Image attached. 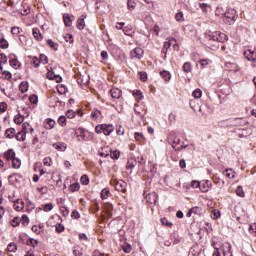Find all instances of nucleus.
Masks as SVG:
<instances>
[{
  "mask_svg": "<svg viewBox=\"0 0 256 256\" xmlns=\"http://www.w3.org/2000/svg\"><path fill=\"white\" fill-rule=\"evenodd\" d=\"M47 45H49L54 51H57L59 49V44L51 39L47 40Z\"/></svg>",
  "mask_w": 256,
  "mask_h": 256,
  "instance_id": "f704fd0d",
  "label": "nucleus"
},
{
  "mask_svg": "<svg viewBox=\"0 0 256 256\" xmlns=\"http://www.w3.org/2000/svg\"><path fill=\"white\" fill-rule=\"evenodd\" d=\"M203 96V91H201V89L197 88L192 92V97L194 99H201V97Z\"/></svg>",
  "mask_w": 256,
  "mask_h": 256,
  "instance_id": "c756f323",
  "label": "nucleus"
},
{
  "mask_svg": "<svg viewBox=\"0 0 256 256\" xmlns=\"http://www.w3.org/2000/svg\"><path fill=\"white\" fill-rule=\"evenodd\" d=\"M206 39H208L210 42H213V43H225L228 37L225 33L216 31V32H210L209 34H207Z\"/></svg>",
  "mask_w": 256,
  "mask_h": 256,
  "instance_id": "f03ea898",
  "label": "nucleus"
},
{
  "mask_svg": "<svg viewBox=\"0 0 256 256\" xmlns=\"http://www.w3.org/2000/svg\"><path fill=\"white\" fill-rule=\"evenodd\" d=\"M224 175L228 177V179H233V177H235V172H233V169H226Z\"/></svg>",
  "mask_w": 256,
  "mask_h": 256,
  "instance_id": "79ce46f5",
  "label": "nucleus"
},
{
  "mask_svg": "<svg viewBox=\"0 0 256 256\" xmlns=\"http://www.w3.org/2000/svg\"><path fill=\"white\" fill-rule=\"evenodd\" d=\"M225 67L228 69V71H234V73L239 71V66H237L236 63L226 62Z\"/></svg>",
  "mask_w": 256,
  "mask_h": 256,
  "instance_id": "2eb2a0df",
  "label": "nucleus"
},
{
  "mask_svg": "<svg viewBox=\"0 0 256 256\" xmlns=\"http://www.w3.org/2000/svg\"><path fill=\"white\" fill-rule=\"evenodd\" d=\"M104 209H105L108 217L113 216V204H111V203L104 204Z\"/></svg>",
  "mask_w": 256,
  "mask_h": 256,
  "instance_id": "a211bd4d",
  "label": "nucleus"
},
{
  "mask_svg": "<svg viewBox=\"0 0 256 256\" xmlns=\"http://www.w3.org/2000/svg\"><path fill=\"white\" fill-rule=\"evenodd\" d=\"M3 65H7V55L4 53L0 54V71H3Z\"/></svg>",
  "mask_w": 256,
  "mask_h": 256,
  "instance_id": "393cba45",
  "label": "nucleus"
},
{
  "mask_svg": "<svg viewBox=\"0 0 256 256\" xmlns=\"http://www.w3.org/2000/svg\"><path fill=\"white\" fill-rule=\"evenodd\" d=\"M73 255L83 256V250L81 249V247H75L73 250Z\"/></svg>",
  "mask_w": 256,
  "mask_h": 256,
  "instance_id": "5fc2aeb1",
  "label": "nucleus"
},
{
  "mask_svg": "<svg viewBox=\"0 0 256 256\" xmlns=\"http://www.w3.org/2000/svg\"><path fill=\"white\" fill-rule=\"evenodd\" d=\"M225 13H227V10H225L223 6H218L215 10L216 17H219L220 19H223Z\"/></svg>",
  "mask_w": 256,
  "mask_h": 256,
  "instance_id": "4468645a",
  "label": "nucleus"
},
{
  "mask_svg": "<svg viewBox=\"0 0 256 256\" xmlns=\"http://www.w3.org/2000/svg\"><path fill=\"white\" fill-rule=\"evenodd\" d=\"M0 48L1 49H9V41H7L5 38H0Z\"/></svg>",
  "mask_w": 256,
  "mask_h": 256,
  "instance_id": "e433bc0d",
  "label": "nucleus"
},
{
  "mask_svg": "<svg viewBox=\"0 0 256 256\" xmlns=\"http://www.w3.org/2000/svg\"><path fill=\"white\" fill-rule=\"evenodd\" d=\"M112 99H121V95H123V92L119 88H112L110 90Z\"/></svg>",
  "mask_w": 256,
  "mask_h": 256,
  "instance_id": "6e6552de",
  "label": "nucleus"
},
{
  "mask_svg": "<svg viewBox=\"0 0 256 256\" xmlns=\"http://www.w3.org/2000/svg\"><path fill=\"white\" fill-rule=\"evenodd\" d=\"M171 45H173V42H171V38L164 42L162 53H164V59H167V52L171 49Z\"/></svg>",
  "mask_w": 256,
  "mask_h": 256,
  "instance_id": "1a4fd4ad",
  "label": "nucleus"
},
{
  "mask_svg": "<svg viewBox=\"0 0 256 256\" xmlns=\"http://www.w3.org/2000/svg\"><path fill=\"white\" fill-rule=\"evenodd\" d=\"M42 209L46 213L49 212V211H53V204L52 203L44 204V205H42Z\"/></svg>",
  "mask_w": 256,
  "mask_h": 256,
  "instance_id": "a18cd8bd",
  "label": "nucleus"
},
{
  "mask_svg": "<svg viewBox=\"0 0 256 256\" xmlns=\"http://www.w3.org/2000/svg\"><path fill=\"white\" fill-rule=\"evenodd\" d=\"M160 75L164 79V81H171V73H169V71L163 70L162 72H160Z\"/></svg>",
  "mask_w": 256,
  "mask_h": 256,
  "instance_id": "cd10ccee",
  "label": "nucleus"
},
{
  "mask_svg": "<svg viewBox=\"0 0 256 256\" xmlns=\"http://www.w3.org/2000/svg\"><path fill=\"white\" fill-rule=\"evenodd\" d=\"M12 167L13 169H19L21 167V159L14 157L12 159Z\"/></svg>",
  "mask_w": 256,
  "mask_h": 256,
  "instance_id": "2f4dec72",
  "label": "nucleus"
},
{
  "mask_svg": "<svg viewBox=\"0 0 256 256\" xmlns=\"http://www.w3.org/2000/svg\"><path fill=\"white\" fill-rule=\"evenodd\" d=\"M81 189V185L79 182H75L69 186V191L72 193H75L76 191H79Z\"/></svg>",
  "mask_w": 256,
  "mask_h": 256,
  "instance_id": "bb28decb",
  "label": "nucleus"
},
{
  "mask_svg": "<svg viewBox=\"0 0 256 256\" xmlns=\"http://www.w3.org/2000/svg\"><path fill=\"white\" fill-rule=\"evenodd\" d=\"M109 195H111V192L109 191V188L102 189V191L100 193L101 199H107L109 197Z\"/></svg>",
  "mask_w": 256,
  "mask_h": 256,
  "instance_id": "c9c22d12",
  "label": "nucleus"
},
{
  "mask_svg": "<svg viewBox=\"0 0 256 256\" xmlns=\"http://www.w3.org/2000/svg\"><path fill=\"white\" fill-rule=\"evenodd\" d=\"M80 183L82 185H89V176L87 175H82V177L80 178Z\"/></svg>",
  "mask_w": 256,
  "mask_h": 256,
  "instance_id": "09e8293b",
  "label": "nucleus"
},
{
  "mask_svg": "<svg viewBox=\"0 0 256 256\" xmlns=\"http://www.w3.org/2000/svg\"><path fill=\"white\" fill-rule=\"evenodd\" d=\"M137 164V162H133L131 160H128L127 165H126V169L127 171L130 170L129 174L131 175V173H133V169H135V165Z\"/></svg>",
  "mask_w": 256,
  "mask_h": 256,
  "instance_id": "7c9ffc66",
  "label": "nucleus"
},
{
  "mask_svg": "<svg viewBox=\"0 0 256 256\" xmlns=\"http://www.w3.org/2000/svg\"><path fill=\"white\" fill-rule=\"evenodd\" d=\"M55 120L48 118L46 119V124L50 127L49 129H53V127H55Z\"/></svg>",
  "mask_w": 256,
  "mask_h": 256,
  "instance_id": "680f3d73",
  "label": "nucleus"
},
{
  "mask_svg": "<svg viewBox=\"0 0 256 256\" xmlns=\"http://www.w3.org/2000/svg\"><path fill=\"white\" fill-rule=\"evenodd\" d=\"M13 207L15 211H23V209H25V202L21 199H18L16 202H14Z\"/></svg>",
  "mask_w": 256,
  "mask_h": 256,
  "instance_id": "ddd939ff",
  "label": "nucleus"
},
{
  "mask_svg": "<svg viewBox=\"0 0 256 256\" xmlns=\"http://www.w3.org/2000/svg\"><path fill=\"white\" fill-rule=\"evenodd\" d=\"M244 57L247 59V61H253L254 59H256L255 51H244Z\"/></svg>",
  "mask_w": 256,
  "mask_h": 256,
  "instance_id": "dca6fc26",
  "label": "nucleus"
},
{
  "mask_svg": "<svg viewBox=\"0 0 256 256\" xmlns=\"http://www.w3.org/2000/svg\"><path fill=\"white\" fill-rule=\"evenodd\" d=\"M160 221L162 225H164L165 227H173V223L169 222L167 218H162Z\"/></svg>",
  "mask_w": 256,
  "mask_h": 256,
  "instance_id": "4d7b16f0",
  "label": "nucleus"
},
{
  "mask_svg": "<svg viewBox=\"0 0 256 256\" xmlns=\"http://www.w3.org/2000/svg\"><path fill=\"white\" fill-rule=\"evenodd\" d=\"M77 29H79V31H83V29H85V17L81 16L77 20Z\"/></svg>",
  "mask_w": 256,
  "mask_h": 256,
  "instance_id": "aec40b11",
  "label": "nucleus"
},
{
  "mask_svg": "<svg viewBox=\"0 0 256 256\" xmlns=\"http://www.w3.org/2000/svg\"><path fill=\"white\" fill-rule=\"evenodd\" d=\"M19 223H21V218L15 217V218L12 220L11 225H12V227H17V226H19Z\"/></svg>",
  "mask_w": 256,
  "mask_h": 256,
  "instance_id": "0e129e2a",
  "label": "nucleus"
},
{
  "mask_svg": "<svg viewBox=\"0 0 256 256\" xmlns=\"http://www.w3.org/2000/svg\"><path fill=\"white\" fill-rule=\"evenodd\" d=\"M16 130L15 128H8L5 132V135L8 139H13L15 137Z\"/></svg>",
  "mask_w": 256,
  "mask_h": 256,
  "instance_id": "a878e982",
  "label": "nucleus"
},
{
  "mask_svg": "<svg viewBox=\"0 0 256 256\" xmlns=\"http://www.w3.org/2000/svg\"><path fill=\"white\" fill-rule=\"evenodd\" d=\"M236 195H238V197H245V192L243 191V186H238L236 188Z\"/></svg>",
  "mask_w": 256,
  "mask_h": 256,
  "instance_id": "8fccbe9b",
  "label": "nucleus"
},
{
  "mask_svg": "<svg viewBox=\"0 0 256 256\" xmlns=\"http://www.w3.org/2000/svg\"><path fill=\"white\" fill-rule=\"evenodd\" d=\"M75 115H77V112H75V110H68L66 112V117L68 119H73V117H75Z\"/></svg>",
  "mask_w": 256,
  "mask_h": 256,
  "instance_id": "13d9d810",
  "label": "nucleus"
},
{
  "mask_svg": "<svg viewBox=\"0 0 256 256\" xmlns=\"http://www.w3.org/2000/svg\"><path fill=\"white\" fill-rule=\"evenodd\" d=\"M63 19L66 27H71V25H73V20H71V16L69 14H64Z\"/></svg>",
  "mask_w": 256,
  "mask_h": 256,
  "instance_id": "5701e85b",
  "label": "nucleus"
},
{
  "mask_svg": "<svg viewBox=\"0 0 256 256\" xmlns=\"http://www.w3.org/2000/svg\"><path fill=\"white\" fill-rule=\"evenodd\" d=\"M58 124L60 127H65L67 125V118L65 116H60L58 118Z\"/></svg>",
  "mask_w": 256,
  "mask_h": 256,
  "instance_id": "a19ab883",
  "label": "nucleus"
},
{
  "mask_svg": "<svg viewBox=\"0 0 256 256\" xmlns=\"http://www.w3.org/2000/svg\"><path fill=\"white\" fill-rule=\"evenodd\" d=\"M30 127H31V124H29V122H24L22 124V129H23L22 133H26V134L29 133Z\"/></svg>",
  "mask_w": 256,
  "mask_h": 256,
  "instance_id": "3c124183",
  "label": "nucleus"
},
{
  "mask_svg": "<svg viewBox=\"0 0 256 256\" xmlns=\"http://www.w3.org/2000/svg\"><path fill=\"white\" fill-rule=\"evenodd\" d=\"M100 115H101V110H94L91 112V117L93 119H99Z\"/></svg>",
  "mask_w": 256,
  "mask_h": 256,
  "instance_id": "052dcab7",
  "label": "nucleus"
},
{
  "mask_svg": "<svg viewBox=\"0 0 256 256\" xmlns=\"http://www.w3.org/2000/svg\"><path fill=\"white\" fill-rule=\"evenodd\" d=\"M7 250L9 251V253H15V251H17V245L11 242L10 244H8Z\"/></svg>",
  "mask_w": 256,
  "mask_h": 256,
  "instance_id": "c03bdc74",
  "label": "nucleus"
},
{
  "mask_svg": "<svg viewBox=\"0 0 256 256\" xmlns=\"http://www.w3.org/2000/svg\"><path fill=\"white\" fill-rule=\"evenodd\" d=\"M238 17L239 16L237 15V10L228 8L224 14V17L222 18V21L225 23V25H235Z\"/></svg>",
  "mask_w": 256,
  "mask_h": 256,
  "instance_id": "f257e3e1",
  "label": "nucleus"
},
{
  "mask_svg": "<svg viewBox=\"0 0 256 256\" xmlns=\"http://www.w3.org/2000/svg\"><path fill=\"white\" fill-rule=\"evenodd\" d=\"M19 41H20V45H22V47H25V45H27V37L23 34H21L19 36Z\"/></svg>",
  "mask_w": 256,
  "mask_h": 256,
  "instance_id": "864d4df0",
  "label": "nucleus"
},
{
  "mask_svg": "<svg viewBox=\"0 0 256 256\" xmlns=\"http://www.w3.org/2000/svg\"><path fill=\"white\" fill-rule=\"evenodd\" d=\"M143 49L136 47L130 52V59H143Z\"/></svg>",
  "mask_w": 256,
  "mask_h": 256,
  "instance_id": "423d86ee",
  "label": "nucleus"
},
{
  "mask_svg": "<svg viewBox=\"0 0 256 256\" xmlns=\"http://www.w3.org/2000/svg\"><path fill=\"white\" fill-rule=\"evenodd\" d=\"M134 139L138 141V143H143V141H145V135L141 132H136L134 133Z\"/></svg>",
  "mask_w": 256,
  "mask_h": 256,
  "instance_id": "b1692460",
  "label": "nucleus"
},
{
  "mask_svg": "<svg viewBox=\"0 0 256 256\" xmlns=\"http://www.w3.org/2000/svg\"><path fill=\"white\" fill-rule=\"evenodd\" d=\"M3 157L6 159V161H13L15 157V150L8 149L6 152H4Z\"/></svg>",
  "mask_w": 256,
  "mask_h": 256,
  "instance_id": "9d476101",
  "label": "nucleus"
},
{
  "mask_svg": "<svg viewBox=\"0 0 256 256\" xmlns=\"http://www.w3.org/2000/svg\"><path fill=\"white\" fill-rule=\"evenodd\" d=\"M19 91H21V93H27L29 91V83L21 82L19 85Z\"/></svg>",
  "mask_w": 256,
  "mask_h": 256,
  "instance_id": "4be33fe9",
  "label": "nucleus"
},
{
  "mask_svg": "<svg viewBox=\"0 0 256 256\" xmlns=\"http://www.w3.org/2000/svg\"><path fill=\"white\" fill-rule=\"evenodd\" d=\"M109 153H111V149L109 147H104L98 150V155L100 157H109Z\"/></svg>",
  "mask_w": 256,
  "mask_h": 256,
  "instance_id": "f3484780",
  "label": "nucleus"
},
{
  "mask_svg": "<svg viewBox=\"0 0 256 256\" xmlns=\"http://www.w3.org/2000/svg\"><path fill=\"white\" fill-rule=\"evenodd\" d=\"M26 245H29L30 247H37L39 245V240L30 238L29 240H27Z\"/></svg>",
  "mask_w": 256,
  "mask_h": 256,
  "instance_id": "58836bf2",
  "label": "nucleus"
},
{
  "mask_svg": "<svg viewBox=\"0 0 256 256\" xmlns=\"http://www.w3.org/2000/svg\"><path fill=\"white\" fill-rule=\"evenodd\" d=\"M200 191L202 193H207V191H209V187L207 185V180H203L202 182H200Z\"/></svg>",
  "mask_w": 256,
  "mask_h": 256,
  "instance_id": "473e14b6",
  "label": "nucleus"
},
{
  "mask_svg": "<svg viewBox=\"0 0 256 256\" xmlns=\"http://www.w3.org/2000/svg\"><path fill=\"white\" fill-rule=\"evenodd\" d=\"M13 57H15V54H11L9 56V58H10V61H9L10 66L13 67V69H17V67H21V64L19 63V60H17V58H13Z\"/></svg>",
  "mask_w": 256,
  "mask_h": 256,
  "instance_id": "f8f14e48",
  "label": "nucleus"
},
{
  "mask_svg": "<svg viewBox=\"0 0 256 256\" xmlns=\"http://www.w3.org/2000/svg\"><path fill=\"white\" fill-rule=\"evenodd\" d=\"M182 68H183L184 73H191L192 67H191V64L189 62H185L183 64Z\"/></svg>",
  "mask_w": 256,
  "mask_h": 256,
  "instance_id": "37998d69",
  "label": "nucleus"
},
{
  "mask_svg": "<svg viewBox=\"0 0 256 256\" xmlns=\"http://www.w3.org/2000/svg\"><path fill=\"white\" fill-rule=\"evenodd\" d=\"M110 157L111 159H119V157H121V152H119L118 150H115L110 153Z\"/></svg>",
  "mask_w": 256,
  "mask_h": 256,
  "instance_id": "6e6d98bb",
  "label": "nucleus"
},
{
  "mask_svg": "<svg viewBox=\"0 0 256 256\" xmlns=\"http://www.w3.org/2000/svg\"><path fill=\"white\" fill-rule=\"evenodd\" d=\"M23 121H25V117L21 116V114H18L14 117V123L16 125H21V123H23Z\"/></svg>",
  "mask_w": 256,
  "mask_h": 256,
  "instance_id": "4c0bfd02",
  "label": "nucleus"
},
{
  "mask_svg": "<svg viewBox=\"0 0 256 256\" xmlns=\"http://www.w3.org/2000/svg\"><path fill=\"white\" fill-rule=\"evenodd\" d=\"M113 125L111 124H104V135H111V133H113Z\"/></svg>",
  "mask_w": 256,
  "mask_h": 256,
  "instance_id": "72a5a7b5",
  "label": "nucleus"
},
{
  "mask_svg": "<svg viewBox=\"0 0 256 256\" xmlns=\"http://www.w3.org/2000/svg\"><path fill=\"white\" fill-rule=\"evenodd\" d=\"M1 71H2V75L4 76V79H7V81H9L13 77V74H11V72L7 70L3 71V69Z\"/></svg>",
  "mask_w": 256,
  "mask_h": 256,
  "instance_id": "603ef678",
  "label": "nucleus"
},
{
  "mask_svg": "<svg viewBox=\"0 0 256 256\" xmlns=\"http://www.w3.org/2000/svg\"><path fill=\"white\" fill-rule=\"evenodd\" d=\"M53 147L57 151H65L67 149V146L63 142L54 143Z\"/></svg>",
  "mask_w": 256,
  "mask_h": 256,
  "instance_id": "412c9836",
  "label": "nucleus"
},
{
  "mask_svg": "<svg viewBox=\"0 0 256 256\" xmlns=\"http://www.w3.org/2000/svg\"><path fill=\"white\" fill-rule=\"evenodd\" d=\"M26 209L28 213H31V211H33V209H35V204L31 201H29L26 205Z\"/></svg>",
  "mask_w": 256,
  "mask_h": 256,
  "instance_id": "bf43d9fd",
  "label": "nucleus"
},
{
  "mask_svg": "<svg viewBox=\"0 0 256 256\" xmlns=\"http://www.w3.org/2000/svg\"><path fill=\"white\" fill-rule=\"evenodd\" d=\"M64 40L66 41V43L72 44V43H73V35H71V34H66V35L64 36Z\"/></svg>",
  "mask_w": 256,
  "mask_h": 256,
  "instance_id": "69168bd1",
  "label": "nucleus"
},
{
  "mask_svg": "<svg viewBox=\"0 0 256 256\" xmlns=\"http://www.w3.org/2000/svg\"><path fill=\"white\" fill-rule=\"evenodd\" d=\"M116 29H118V30L122 29L123 33L125 35H127V29H132V27L131 26L125 27V22H118L117 25H116Z\"/></svg>",
  "mask_w": 256,
  "mask_h": 256,
  "instance_id": "6ab92c4d",
  "label": "nucleus"
},
{
  "mask_svg": "<svg viewBox=\"0 0 256 256\" xmlns=\"http://www.w3.org/2000/svg\"><path fill=\"white\" fill-rule=\"evenodd\" d=\"M134 97H137V99H143V92L141 90H134Z\"/></svg>",
  "mask_w": 256,
  "mask_h": 256,
  "instance_id": "338daca9",
  "label": "nucleus"
},
{
  "mask_svg": "<svg viewBox=\"0 0 256 256\" xmlns=\"http://www.w3.org/2000/svg\"><path fill=\"white\" fill-rule=\"evenodd\" d=\"M115 190L119 191L120 193H127V182L123 180H118L115 183Z\"/></svg>",
  "mask_w": 256,
  "mask_h": 256,
  "instance_id": "0eeeda50",
  "label": "nucleus"
},
{
  "mask_svg": "<svg viewBox=\"0 0 256 256\" xmlns=\"http://www.w3.org/2000/svg\"><path fill=\"white\" fill-rule=\"evenodd\" d=\"M57 91L60 95H65V93H67V87L62 84L57 87Z\"/></svg>",
  "mask_w": 256,
  "mask_h": 256,
  "instance_id": "49530a36",
  "label": "nucleus"
},
{
  "mask_svg": "<svg viewBox=\"0 0 256 256\" xmlns=\"http://www.w3.org/2000/svg\"><path fill=\"white\" fill-rule=\"evenodd\" d=\"M96 133L100 135L101 133H104V124L97 125L95 128Z\"/></svg>",
  "mask_w": 256,
  "mask_h": 256,
  "instance_id": "e2e57ef3",
  "label": "nucleus"
},
{
  "mask_svg": "<svg viewBox=\"0 0 256 256\" xmlns=\"http://www.w3.org/2000/svg\"><path fill=\"white\" fill-rule=\"evenodd\" d=\"M248 231L249 233H256V223L250 224Z\"/></svg>",
  "mask_w": 256,
  "mask_h": 256,
  "instance_id": "774afa93",
  "label": "nucleus"
},
{
  "mask_svg": "<svg viewBox=\"0 0 256 256\" xmlns=\"http://www.w3.org/2000/svg\"><path fill=\"white\" fill-rule=\"evenodd\" d=\"M20 223H22L24 227H27V225H29V216L25 214L22 215V217L20 218Z\"/></svg>",
  "mask_w": 256,
  "mask_h": 256,
  "instance_id": "ea45409f",
  "label": "nucleus"
},
{
  "mask_svg": "<svg viewBox=\"0 0 256 256\" xmlns=\"http://www.w3.org/2000/svg\"><path fill=\"white\" fill-rule=\"evenodd\" d=\"M229 123L232 127H245L246 125H249L246 118H232L229 120Z\"/></svg>",
  "mask_w": 256,
  "mask_h": 256,
  "instance_id": "20e7f679",
  "label": "nucleus"
},
{
  "mask_svg": "<svg viewBox=\"0 0 256 256\" xmlns=\"http://www.w3.org/2000/svg\"><path fill=\"white\" fill-rule=\"evenodd\" d=\"M144 201L147 205H157V199L159 196L155 192H144Z\"/></svg>",
  "mask_w": 256,
  "mask_h": 256,
  "instance_id": "7ed1b4c3",
  "label": "nucleus"
},
{
  "mask_svg": "<svg viewBox=\"0 0 256 256\" xmlns=\"http://www.w3.org/2000/svg\"><path fill=\"white\" fill-rule=\"evenodd\" d=\"M8 181L10 185H17V183H21L23 181V175L19 173H14L8 176Z\"/></svg>",
  "mask_w": 256,
  "mask_h": 256,
  "instance_id": "39448f33",
  "label": "nucleus"
},
{
  "mask_svg": "<svg viewBox=\"0 0 256 256\" xmlns=\"http://www.w3.org/2000/svg\"><path fill=\"white\" fill-rule=\"evenodd\" d=\"M127 7L129 9V11H133V9H135V7H137V3H135L133 0H128Z\"/></svg>",
  "mask_w": 256,
  "mask_h": 256,
  "instance_id": "de8ad7c7",
  "label": "nucleus"
},
{
  "mask_svg": "<svg viewBox=\"0 0 256 256\" xmlns=\"http://www.w3.org/2000/svg\"><path fill=\"white\" fill-rule=\"evenodd\" d=\"M32 35L36 41H43V34H41V30H39V28H33Z\"/></svg>",
  "mask_w": 256,
  "mask_h": 256,
  "instance_id": "9b49d317",
  "label": "nucleus"
},
{
  "mask_svg": "<svg viewBox=\"0 0 256 256\" xmlns=\"http://www.w3.org/2000/svg\"><path fill=\"white\" fill-rule=\"evenodd\" d=\"M16 141H25V139L27 138V134L23 131L18 132L15 135Z\"/></svg>",
  "mask_w": 256,
  "mask_h": 256,
  "instance_id": "c85d7f7f",
  "label": "nucleus"
}]
</instances>
